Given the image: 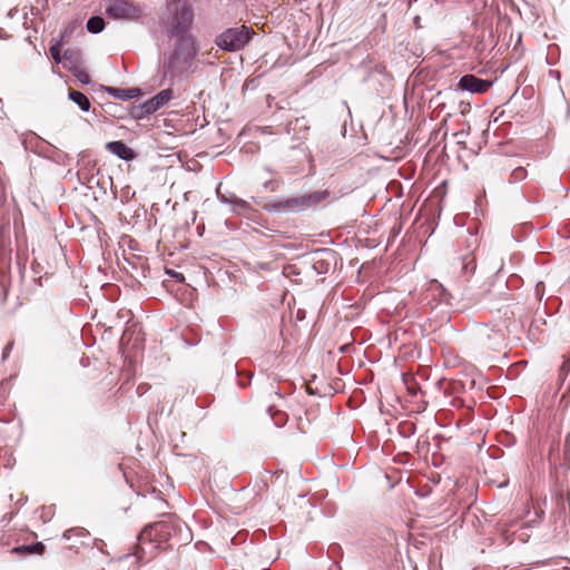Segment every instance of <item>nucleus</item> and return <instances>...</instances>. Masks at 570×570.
Masks as SVG:
<instances>
[{
    "label": "nucleus",
    "instance_id": "nucleus-1",
    "mask_svg": "<svg viewBox=\"0 0 570 570\" xmlns=\"http://www.w3.org/2000/svg\"><path fill=\"white\" fill-rule=\"evenodd\" d=\"M190 539L187 527L176 519H167L146 525L138 535L140 543H156L159 548L163 543H168L169 548L180 546Z\"/></svg>",
    "mask_w": 570,
    "mask_h": 570
},
{
    "label": "nucleus",
    "instance_id": "nucleus-2",
    "mask_svg": "<svg viewBox=\"0 0 570 570\" xmlns=\"http://www.w3.org/2000/svg\"><path fill=\"white\" fill-rule=\"evenodd\" d=\"M175 38V49L164 61V78L168 77L170 80L177 76L191 73V66L197 53L193 37Z\"/></svg>",
    "mask_w": 570,
    "mask_h": 570
},
{
    "label": "nucleus",
    "instance_id": "nucleus-3",
    "mask_svg": "<svg viewBox=\"0 0 570 570\" xmlns=\"http://www.w3.org/2000/svg\"><path fill=\"white\" fill-rule=\"evenodd\" d=\"M169 37H191L188 32L194 22V8L189 0H173L167 7Z\"/></svg>",
    "mask_w": 570,
    "mask_h": 570
},
{
    "label": "nucleus",
    "instance_id": "nucleus-4",
    "mask_svg": "<svg viewBox=\"0 0 570 570\" xmlns=\"http://www.w3.org/2000/svg\"><path fill=\"white\" fill-rule=\"evenodd\" d=\"M250 40V29L246 26L228 28L219 36L215 42L217 47L225 51H238L243 49Z\"/></svg>",
    "mask_w": 570,
    "mask_h": 570
},
{
    "label": "nucleus",
    "instance_id": "nucleus-5",
    "mask_svg": "<svg viewBox=\"0 0 570 570\" xmlns=\"http://www.w3.org/2000/svg\"><path fill=\"white\" fill-rule=\"evenodd\" d=\"M106 13L111 19L137 20L142 16L140 8L128 0H110Z\"/></svg>",
    "mask_w": 570,
    "mask_h": 570
},
{
    "label": "nucleus",
    "instance_id": "nucleus-6",
    "mask_svg": "<svg viewBox=\"0 0 570 570\" xmlns=\"http://www.w3.org/2000/svg\"><path fill=\"white\" fill-rule=\"evenodd\" d=\"M62 538L67 541L73 540V543L70 544V549L78 550L79 546L81 547H96L99 550H102V546L105 544L101 539L92 538L88 530L81 527H76L68 529L63 532Z\"/></svg>",
    "mask_w": 570,
    "mask_h": 570
},
{
    "label": "nucleus",
    "instance_id": "nucleus-7",
    "mask_svg": "<svg viewBox=\"0 0 570 570\" xmlns=\"http://www.w3.org/2000/svg\"><path fill=\"white\" fill-rule=\"evenodd\" d=\"M330 197L328 190H315L306 195L291 197L294 214L317 207Z\"/></svg>",
    "mask_w": 570,
    "mask_h": 570
},
{
    "label": "nucleus",
    "instance_id": "nucleus-8",
    "mask_svg": "<svg viewBox=\"0 0 570 570\" xmlns=\"http://www.w3.org/2000/svg\"><path fill=\"white\" fill-rule=\"evenodd\" d=\"M478 236L469 230V238L466 239L468 247L471 252L461 257V272L465 278L471 277L476 269V259L473 250L478 247Z\"/></svg>",
    "mask_w": 570,
    "mask_h": 570
},
{
    "label": "nucleus",
    "instance_id": "nucleus-9",
    "mask_svg": "<svg viewBox=\"0 0 570 570\" xmlns=\"http://www.w3.org/2000/svg\"><path fill=\"white\" fill-rule=\"evenodd\" d=\"M491 80L481 79L474 75H464L459 80V88L471 94H483L492 86Z\"/></svg>",
    "mask_w": 570,
    "mask_h": 570
},
{
    "label": "nucleus",
    "instance_id": "nucleus-10",
    "mask_svg": "<svg viewBox=\"0 0 570 570\" xmlns=\"http://www.w3.org/2000/svg\"><path fill=\"white\" fill-rule=\"evenodd\" d=\"M174 98V91L170 88L164 89L149 100L145 101V109L151 114L163 108Z\"/></svg>",
    "mask_w": 570,
    "mask_h": 570
},
{
    "label": "nucleus",
    "instance_id": "nucleus-11",
    "mask_svg": "<svg viewBox=\"0 0 570 570\" xmlns=\"http://www.w3.org/2000/svg\"><path fill=\"white\" fill-rule=\"evenodd\" d=\"M106 149L109 153H111L115 156H117L118 158H120L122 160H126V161H130V160H132L136 157V153L134 151V149L128 147L121 140H115V141L107 142Z\"/></svg>",
    "mask_w": 570,
    "mask_h": 570
},
{
    "label": "nucleus",
    "instance_id": "nucleus-12",
    "mask_svg": "<svg viewBox=\"0 0 570 570\" xmlns=\"http://www.w3.org/2000/svg\"><path fill=\"white\" fill-rule=\"evenodd\" d=\"M264 209L272 214H294L291 197L266 203Z\"/></svg>",
    "mask_w": 570,
    "mask_h": 570
},
{
    "label": "nucleus",
    "instance_id": "nucleus-13",
    "mask_svg": "<svg viewBox=\"0 0 570 570\" xmlns=\"http://www.w3.org/2000/svg\"><path fill=\"white\" fill-rule=\"evenodd\" d=\"M105 90L114 98L128 101L136 98L140 94V89L138 88H116V87H105Z\"/></svg>",
    "mask_w": 570,
    "mask_h": 570
},
{
    "label": "nucleus",
    "instance_id": "nucleus-14",
    "mask_svg": "<svg viewBox=\"0 0 570 570\" xmlns=\"http://www.w3.org/2000/svg\"><path fill=\"white\" fill-rule=\"evenodd\" d=\"M69 99L75 102L83 112H88L90 110V101L88 97L77 90H69L68 94Z\"/></svg>",
    "mask_w": 570,
    "mask_h": 570
},
{
    "label": "nucleus",
    "instance_id": "nucleus-15",
    "mask_svg": "<svg viewBox=\"0 0 570 570\" xmlns=\"http://www.w3.org/2000/svg\"><path fill=\"white\" fill-rule=\"evenodd\" d=\"M12 551L16 553L41 554L45 551V546L42 542H33L16 547Z\"/></svg>",
    "mask_w": 570,
    "mask_h": 570
},
{
    "label": "nucleus",
    "instance_id": "nucleus-16",
    "mask_svg": "<svg viewBox=\"0 0 570 570\" xmlns=\"http://www.w3.org/2000/svg\"><path fill=\"white\" fill-rule=\"evenodd\" d=\"M86 28L90 33H99L105 28V20L100 16H92L88 19Z\"/></svg>",
    "mask_w": 570,
    "mask_h": 570
},
{
    "label": "nucleus",
    "instance_id": "nucleus-17",
    "mask_svg": "<svg viewBox=\"0 0 570 570\" xmlns=\"http://www.w3.org/2000/svg\"><path fill=\"white\" fill-rule=\"evenodd\" d=\"M62 61L69 62L70 67L77 66L80 61V51L75 49H67L62 55Z\"/></svg>",
    "mask_w": 570,
    "mask_h": 570
},
{
    "label": "nucleus",
    "instance_id": "nucleus-18",
    "mask_svg": "<svg viewBox=\"0 0 570 570\" xmlns=\"http://www.w3.org/2000/svg\"><path fill=\"white\" fill-rule=\"evenodd\" d=\"M230 202H232V210L236 214H244L250 209V205L246 200L240 199L238 197H236V199L230 200Z\"/></svg>",
    "mask_w": 570,
    "mask_h": 570
},
{
    "label": "nucleus",
    "instance_id": "nucleus-19",
    "mask_svg": "<svg viewBox=\"0 0 570 570\" xmlns=\"http://www.w3.org/2000/svg\"><path fill=\"white\" fill-rule=\"evenodd\" d=\"M69 70L72 72V75L83 85H89L91 79L89 75L80 69L78 66L69 67Z\"/></svg>",
    "mask_w": 570,
    "mask_h": 570
},
{
    "label": "nucleus",
    "instance_id": "nucleus-20",
    "mask_svg": "<svg viewBox=\"0 0 570 570\" xmlns=\"http://www.w3.org/2000/svg\"><path fill=\"white\" fill-rule=\"evenodd\" d=\"M313 268L318 274H325V273H327L330 271L331 263L327 259H325V258H314Z\"/></svg>",
    "mask_w": 570,
    "mask_h": 570
},
{
    "label": "nucleus",
    "instance_id": "nucleus-21",
    "mask_svg": "<svg viewBox=\"0 0 570 570\" xmlns=\"http://www.w3.org/2000/svg\"><path fill=\"white\" fill-rule=\"evenodd\" d=\"M145 102L139 105V106H135L131 108V111H130V115L134 119H137V120H141L144 119L145 117L151 115V112H149L148 110H146L145 108Z\"/></svg>",
    "mask_w": 570,
    "mask_h": 570
},
{
    "label": "nucleus",
    "instance_id": "nucleus-22",
    "mask_svg": "<svg viewBox=\"0 0 570 570\" xmlns=\"http://www.w3.org/2000/svg\"><path fill=\"white\" fill-rule=\"evenodd\" d=\"M268 413L271 414L272 419L274 420L275 424L279 428V426H283L286 422V414L285 413H282V412H278L276 411L274 413V407L273 406H269L268 407Z\"/></svg>",
    "mask_w": 570,
    "mask_h": 570
},
{
    "label": "nucleus",
    "instance_id": "nucleus-23",
    "mask_svg": "<svg viewBox=\"0 0 570 570\" xmlns=\"http://www.w3.org/2000/svg\"><path fill=\"white\" fill-rule=\"evenodd\" d=\"M525 176H527V171H525V169H524V168H522V167H518V168H515V169L512 171V174H511V177H512V179H513V180H522V179H524V178H525Z\"/></svg>",
    "mask_w": 570,
    "mask_h": 570
},
{
    "label": "nucleus",
    "instance_id": "nucleus-24",
    "mask_svg": "<svg viewBox=\"0 0 570 570\" xmlns=\"http://www.w3.org/2000/svg\"><path fill=\"white\" fill-rule=\"evenodd\" d=\"M50 53L56 62H58V63L62 62V56L60 53V48L58 45L50 47Z\"/></svg>",
    "mask_w": 570,
    "mask_h": 570
},
{
    "label": "nucleus",
    "instance_id": "nucleus-25",
    "mask_svg": "<svg viewBox=\"0 0 570 570\" xmlns=\"http://www.w3.org/2000/svg\"><path fill=\"white\" fill-rule=\"evenodd\" d=\"M217 197H218V199H219V202H220V203H223V204H229V205H232V202H230V200L236 199V196H235V195H232V196L227 197L226 195L220 194L218 189H217Z\"/></svg>",
    "mask_w": 570,
    "mask_h": 570
},
{
    "label": "nucleus",
    "instance_id": "nucleus-26",
    "mask_svg": "<svg viewBox=\"0 0 570 570\" xmlns=\"http://www.w3.org/2000/svg\"><path fill=\"white\" fill-rule=\"evenodd\" d=\"M544 292V284L542 282L537 283L535 285V295L539 299L542 298Z\"/></svg>",
    "mask_w": 570,
    "mask_h": 570
},
{
    "label": "nucleus",
    "instance_id": "nucleus-27",
    "mask_svg": "<svg viewBox=\"0 0 570 570\" xmlns=\"http://www.w3.org/2000/svg\"><path fill=\"white\" fill-rule=\"evenodd\" d=\"M265 189H269L271 191H276L278 184L274 180H268L264 184Z\"/></svg>",
    "mask_w": 570,
    "mask_h": 570
},
{
    "label": "nucleus",
    "instance_id": "nucleus-28",
    "mask_svg": "<svg viewBox=\"0 0 570 570\" xmlns=\"http://www.w3.org/2000/svg\"><path fill=\"white\" fill-rule=\"evenodd\" d=\"M252 377H253V374H248L246 380L239 379V385L242 387L247 386L250 383Z\"/></svg>",
    "mask_w": 570,
    "mask_h": 570
},
{
    "label": "nucleus",
    "instance_id": "nucleus-29",
    "mask_svg": "<svg viewBox=\"0 0 570 570\" xmlns=\"http://www.w3.org/2000/svg\"><path fill=\"white\" fill-rule=\"evenodd\" d=\"M12 345H13L12 343H9V344L4 347V350H3V355H2V357H3V358H7V356H8L9 352H10V351H11V348H12Z\"/></svg>",
    "mask_w": 570,
    "mask_h": 570
},
{
    "label": "nucleus",
    "instance_id": "nucleus-30",
    "mask_svg": "<svg viewBox=\"0 0 570 570\" xmlns=\"http://www.w3.org/2000/svg\"><path fill=\"white\" fill-rule=\"evenodd\" d=\"M570 368V361H564L562 366H561V371H564V370H568Z\"/></svg>",
    "mask_w": 570,
    "mask_h": 570
},
{
    "label": "nucleus",
    "instance_id": "nucleus-31",
    "mask_svg": "<svg viewBox=\"0 0 570 570\" xmlns=\"http://www.w3.org/2000/svg\"><path fill=\"white\" fill-rule=\"evenodd\" d=\"M320 253L331 255V250L330 249H322V250H320Z\"/></svg>",
    "mask_w": 570,
    "mask_h": 570
},
{
    "label": "nucleus",
    "instance_id": "nucleus-32",
    "mask_svg": "<svg viewBox=\"0 0 570 570\" xmlns=\"http://www.w3.org/2000/svg\"><path fill=\"white\" fill-rule=\"evenodd\" d=\"M138 558L140 560H142V559H150V558H153V556H138Z\"/></svg>",
    "mask_w": 570,
    "mask_h": 570
},
{
    "label": "nucleus",
    "instance_id": "nucleus-33",
    "mask_svg": "<svg viewBox=\"0 0 570 570\" xmlns=\"http://www.w3.org/2000/svg\"><path fill=\"white\" fill-rule=\"evenodd\" d=\"M417 0H407V6L411 7L413 3H415Z\"/></svg>",
    "mask_w": 570,
    "mask_h": 570
}]
</instances>
